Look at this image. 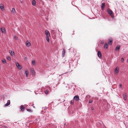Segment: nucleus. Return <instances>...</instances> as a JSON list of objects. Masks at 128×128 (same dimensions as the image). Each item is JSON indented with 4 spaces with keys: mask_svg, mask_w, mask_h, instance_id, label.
I'll return each mask as SVG.
<instances>
[{
    "mask_svg": "<svg viewBox=\"0 0 128 128\" xmlns=\"http://www.w3.org/2000/svg\"><path fill=\"white\" fill-rule=\"evenodd\" d=\"M108 14H110V16L112 18L114 17V15L113 14V12L112 10H108Z\"/></svg>",
    "mask_w": 128,
    "mask_h": 128,
    "instance_id": "nucleus-1",
    "label": "nucleus"
},
{
    "mask_svg": "<svg viewBox=\"0 0 128 128\" xmlns=\"http://www.w3.org/2000/svg\"><path fill=\"white\" fill-rule=\"evenodd\" d=\"M74 100L76 101H78L79 100V96L76 95L74 96Z\"/></svg>",
    "mask_w": 128,
    "mask_h": 128,
    "instance_id": "nucleus-2",
    "label": "nucleus"
},
{
    "mask_svg": "<svg viewBox=\"0 0 128 128\" xmlns=\"http://www.w3.org/2000/svg\"><path fill=\"white\" fill-rule=\"evenodd\" d=\"M1 31L4 34L6 32V30L3 27H2L1 28Z\"/></svg>",
    "mask_w": 128,
    "mask_h": 128,
    "instance_id": "nucleus-3",
    "label": "nucleus"
},
{
    "mask_svg": "<svg viewBox=\"0 0 128 128\" xmlns=\"http://www.w3.org/2000/svg\"><path fill=\"white\" fill-rule=\"evenodd\" d=\"M119 68L118 67H116L115 69L114 70L115 73L116 74H117L119 72Z\"/></svg>",
    "mask_w": 128,
    "mask_h": 128,
    "instance_id": "nucleus-4",
    "label": "nucleus"
},
{
    "mask_svg": "<svg viewBox=\"0 0 128 128\" xmlns=\"http://www.w3.org/2000/svg\"><path fill=\"white\" fill-rule=\"evenodd\" d=\"M31 73L32 75H34L35 74V71L34 70V69L32 68H31Z\"/></svg>",
    "mask_w": 128,
    "mask_h": 128,
    "instance_id": "nucleus-5",
    "label": "nucleus"
},
{
    "mask_svg": "<svg viewBox=\"0 0 128 128\" xmlns=\"http://www.w3.org/2000/svg\"><path fill=\"white\" fill-rule=\"evenodd\" d=\"M45 34L46 36H50V33L48 30H46L45 31Z\"/></svg>",
    "mask_w": 128,
    "mask_h": 128,
    "instance_id": "nucleus-6",
    "label": "nucleus"
},
{
    "mask_svg": "<svg viewBox=\"0 0 128 128\" xmlns=\"http://www.w3.org/2000/svg\"><path fill=\"white\" fill-rule=\"evenodd\" d=\"M0 8L2 10H4V6L3 4H0Z\"/></svg>",
    "mask_w": 128,
    "mask_h": 128,
    "instance_id": "nucleus-7",
    "label": "nucleus"
},
{
    "mask_svg": "<svg viewBox=\"0 0 128 128\" xmlns=\"http://www.w3.org/2000/svg\"><path fill=\"white\" fill-rule=\"evenodd\" d=\"M105 6V4L104 3H102L101 5V8L102 10H103L104 9V8Z\"/></svg>",
    "mask_w": 128,
    "mask_h": 128,
    "instance_id": "nucleus-8",
    "label": "nucleus"
},
{
    "mask_svg": "<svg viewBox=\"0 0 128 128\" xmlns=\"http://www.w3.org/2000/svg\"><path fill=\"white\" fill-rule=\"evenodd\" d=\"M10 53V55L12 56H14V53L13 51H12L11 50H10L9 51Z\"/></svg>",
    "mask_w": 128,
    "mask_h": 128,
    "instance_id": "nucleus-9",
    "label": "nucleus"
},
{
    "mask_svg": "<svg viewBox=\"0 0 128 128\" xmlns=\"http://www.w3.org/2000/svg\"><path fill=\"white\" fill-rule=\"evenodd\" d=\"M98 56L99 58H100L102 57V54H101V52L100 51H98Z\"/></svg>",
    "mask_w": 128,
    "mask_h": 128,
    "instance_id": "nucleus-10",
    "label": "nucleus"
},
{
    "mask_svg": "<svg viewBox=\"0 0 128 128\" xmlns=\"http://www.w3.org/2000/svg\"><path fill=\"white\" fill-rule=\"evenodd\" d=\"M10 104V100H8L7 101V102L5 105L4 106H7L9 105Z\"/></svg>",
    "mask_w": 128,
    "mask_h": 128,
    "instance_id": "nucleus-11",
    "label": "nucleus"
},
{
    "mask_svg": "<svg viewBox=\"0 0 128 128\" xmlns=\"http://www.w3.org/2000/svg\"><path fill=\"white\" fill-rule=\"evenodd\" d=\"M112 42V40L111 39H109V41L108 42V44L111 45Z\"/></svg>",
    "mask_w": 128,
    "mask_h": 128,
    "instance_id": "nucleus-12",
    "label": "nucleus"
},
{
    "mask_svg": "<svg viewBox=\"0 0 128 128\" xmlns=\"http://www.w3.org/2000/svg\"><path fill=\"white\" fill-rule=\"evenodd\" d=\"M20 108L22 111H24L25 110L24 107L22 105L20 106Z\"/></svg>",
    "mask_w": 128,
    "mask_h": 128,
    "instance_id": "nucleus-13",
    "label": "nucleus"
},
{
    "mask_svg": "<svg viewBox=\"0 0 128 128\" xmlns=\"http://www.w3.org/2000/svg\"><path fill=\"white\" fill-rule=\"evenodd\" d=\"M26 45L27 46H29L30 45V43L29 42L27 41L26 42Z\"/></svg>",
    "mask_w": 128,
    "mask_h": 128,
    "instance_id": "nucleus-14",
    "label": "nucleus"
},
{
    "mask_svg": "<svg viewBox=\"0 0 128 128\" xmlns=\"http://www.w3.org/2000/svg\"><path fill=\"white\" fill-rule=\"evenodd\" d=\"M123 97L124 99L126 100L127 99L126 94V93H125L123 95Z\"/></svg>",
    "mask_w": 128,
    "mask_h": 128,
    "instance_id": "nucleus-15",
    "label": "nucleus"
},
{
    "mask_svg": "<svg viewBox=\"0 0 128 128\" xmlns=\"http://www.w3.org/2000/svg\"><path fill=\"white\" fill-rule=\"evenodd\" d=\"M15 11V10L14 8H12L11 10V12L13 14H14L16 12Z\"/></svg>",
    "mask_w": 128,
    "mask_h": 128,
    "instance_id": "nucleus-16",
    "label": "nucleus"
},
{
    "mask_svg": "<svg viewBox=\"0 0 128 128\" xmlns=\"http://www.w3.org/2000/svg\"><path fill=\"white\" fill-rule=\"evenodd\" d=\"M65 53V50L64 49H63L62 51V55L63 57L64 56Z\"/></svg>",
    "mask_w": 128,
    "mask_h": 128,
    "instance_id": "nucleus-17",
    "label": "nucleus"
},
{
    "mask_svg": "<svg viewBox=\"0 0 128 128\" xmlns=\"http://www.w3.org/2000/svg\"><path fill=\"white\" fill-rule=\"evenodd\" d=\"M120 46H116V51H118V50L119 49H120Z\"/></svg>",
    "mask_w": 128,
    "mask_h": 128,
    "instance_id": "nucleus-18",
    "label": "nucleus"
},
{
    "mask_svg": "<svg viewBox=\"0 0 128 128\" xmlns=\"http://www.w3.org/2000/svg\"><path fill=\"white\" fill-rule=\"evenodd\" d=\"M26 76V77H28V70H26L25 71V72Z\"/></svg>",
    "mask_w": 128,
    "mask_h": 128,
    "instance_id": "nucleus-19",
    "label": "nucleus"
},
{
    "mask_svg": "<svg viewBox=\"0 0 128 128\" xmlns=\"http://www.w3.org/2000/svg\"><path fill=\"white\" fill-rule=\"evenodd\" d=\"M50 36H46V39L47 41L48 42H50V40L49 39V37Z\"/></svg>",
    "mask_w": 128,
    "mask_h": 128,
    "instance_id": "nucleus-20",
    "label": "nucleus"
},
{
    "mask_svg": "<svg viewBox=\"0 0 128 128\" xmlns=\"http://www.w3.org/2000/svg\"><path fill=\"white\" fill-rule=\"evenodd\" d=\"M32 4L34 6L36 5V1L34 0H33L32 1Z\"/></svg>",
    "mask_w": 128,
    "mask_h": 128,
    "instance_id": "nucleus-21",
    "label": "nucleus"
},
{
    "mask_svg": "<svg viewBox=\"0 0 128 128\" xmlns=\"http://www.w3.org/2000/svg\"><path fill=\"white\" fill-rule=\"evenodd\" d=\"M104 48H107L108 47V44H106L105 43L104 45Z\"/></svg>",
    "mask_w": 128,
    "mask_h": 128,
    "instance_id": "nucleus-22",
    "label": "nucleus"
},
{
    "mask_svg": "<svg viewBox=\"0 0 128 128\" xmlns=\"http://www.w3.org/2000/svg\"><path fill=\"white\" fill-rule=\"evenodd\" d=\"M2 61L4 64H5L6 62V61L5 59H3L2 60Z\"/></svg>",
    "mask_w": 128,
    "mask_h": 128,
    "instance_id": "nucleus-23",
    "label": "nucleus"
},
{
    "mask_svg": "<svg viewBox=\"0 0 128 128\" xmlns=\"http://www.w3.org/2000/svg\"><path fill=\"white\" fill-rule=\"evenodd\" d=\"M48 90H46L45 92V93L46 94H48Z\"/></svg>",
    "mask_w": 128,
    "mask_h": 128,
    "instance_id": "nucleus-24",
    "label": "nucleus"
},
{
    "mask_svg": "<svg viewBox=\"0 0 128 128\" xmlns=\"http://www.w3.org/2000/svg\"><path fill=\"white\" fill-rule=\"evenodd\" d=\"M32 63L33 65H35L36 64V62L34 60H32Z\"/></svg>",
    "mask_w": 128,
    "mask_h": 128,
    "instance_id": "nucleus-25",
    "label": "nucleus"
},
{
    "mask_svg": "<svg viewBox=\"0 0 128 128\" xmlns=\"http://www.w3.org/2000/svg\"><path fill=\"white\" fill-rule=\"evenodd\" d=\"M18 69L20 70L22 68V67L20 65V66H19L18 67Z\"/></svg>",
    "mask_w": 128,
    "mask_h": 128,
    "instance_id": "nucleus-26",
    "label": "nucleus"
},
{
    "mask_svg": "<svg viewBox=\"0 0 128 128\" xmlns=\"http://www.w3.org/2000/svg\"><path fill=\"white\" fill-rule=\"evenodd\" d=\"M27 110L28 112H32V110H31L30 109H27Z\"/></svg>",
    "mask_w": 128,
    "mask_h": 128,
    "instance_id": "nucleus-27",
    "label": "nucleus"
},
{
    "mask_svg": "<svg viewBox=\"0 0 128 128\" xmlns=\"http://www.w3.org/2000/svg\"><path fill=\"white\" fill-rule=\"evenodd\" d=\"M16 65L18 68V67L19 66H20V65L18 62H17L16 64Z\"/></svg>",
    "mask_w": 128,
    "mask_h": 128,
    "instance_id": "nucleus-28",
    "label": "nucleus"
},
{
    "mask_svg": "<svg viewBox=\"0 0 128 128\" xmlns=\"http://www.w3.org/2000/svg\"><path fill=\"white\" fill-rule=\"evenodd\" d=\"M74 103V100H72L70 102V104H73Z\"/></svg>",
    "mask_w": 128,
    "mask_h": 128,
    "instance_id": "nucleus-29",
    "label": "nucleus"
},
{
    "mask_svg": "<svg viewBox=\"0 0 128 128\" xmlns=\"http://www.w3.org/2000/svg\"><path fill=\"white\" fill-rule=\"evenodd\" d=\"M7 59L9 60H11L9 56L7 57Z\"/></svg>",
    "mask_w": 128,
    "mask_h": 128,
    "instance_id": "nucleus-30",
    "label": "nucleus"
},
{
    "mask_svg": "<svg viewBox=\"0 0 128 128\" xmlns=\"http://www.w3.org/2000/svg\"><path fill=\"white\" fill-rule=\"evenodd\" d=\"M92 100H90H90L89 101V102L90 103H92Z\"/></svg>",
    "mask_w": 128,
    "mask_h": 128,
    "instance_id": "nucleus-31",
    "label": "nucleus"
},
{
    "mask_svg": "<svg viewBox=\"0 0 128 128\" xmlns=\"http://www.w3.org/2000/svg\"><path fill=\"white\" fill-rule=\"evenodd\" d=\"M121 62H124V58H121Z\"/></svg>",
    "mask_w": 128,
    "mask_h": 128,
    "instance_id": "nucleus-32",
    "label": "nucleus"
},
{
    "mask_svg": "<svg viewBox=\"0 0 128 128\" xmlns=\"http://www.w3.org/2000/svg\"><path fill=\"white\" fill-rule=\"evenodd\" d=\"M14 38L16 40H17L18 39V37L16 36H15L14 37Z\"/></svg>",
    "mask_w": 128,
    "mask_h": 128,
    "instance_id": "nucleus-33",
    "label": "nucleus"
},
{
    "mask_svg": "<svg viewBox=\"0 0 128 128\" xmlns=\"http://www.w3.org/2000/svg\"><path fill=\"white\" fill-rule=\"evenodd\" d=\"M119 86H120V88H122V85L121 84H120V85H119Z\"/></svg>",
    "mask_w": 128,
    "mask_h": 128,
    "instance_id": "nucleus-34",
    "label": "nucleus"
},
{
    "mask_svg": "<svg viewBox=\"0 0 128 128\" xmlns=\"http://www.w3.org/2000/svg\"><path fill=\"white\" fill-rule=\"evenodd\" d=\"M24 58L25 60H26L27 58L26 57H25Z\"/></svg>",
    "mask_w": 128,
    "mask_h": 128,
    "instance_id": "nucleus-35",
    "label": "nucleus"
},
{
    "mask_svg": "<svg viewBox=\"0 0 128 128\" xmlns=\"http://www.w3.org/2000/svg\"><path fill=\"white\" fill-rule=\"evenodd\" d=\"M94 108H91V109L92 110H93L94 109Z\"/></svg>",
    "mask_w": 128,
    "mask_h": 128,
    "instance_id": "nucleus-36",
    "label": "nucleus"
},
{
    "mask_svg": "<svg viewBox=\"0 0 128 128\" xmlns=\"http://www.w3.org/2000/svg\"><path fill=\"white\" fill-rule=\"evenodd\" d=\"M127 62H128V59L127 60Z\"/></svg>",
    "mask_w": 128,
    "mask_h": 128,
    "instance_id": "nucleus-37",
    "label": "nucleus"
}]
</instances>
